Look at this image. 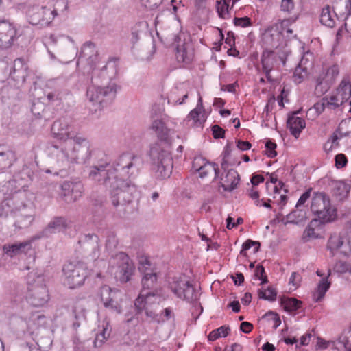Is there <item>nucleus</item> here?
<instances>
[{
    "label": "nucleus",
    "instance_id": "obj_1",
    "mask_svg": "<svg viewBox=\"0 0 351 351\" xmlns=\"http://www.w3.org/2000/svg\"><path fill=\"white\" fill-rule=\"evenodd\" d=\"M138 157L130 153L121 154L113 163V167H104L102 165H94L90 167L89 177L106 188L114 182V176L136 177L138 173Z\"/></svg>",
    "mask_w": 351,
    "mask_h": 351
},
{
    "label": "nucleus",
    "instance_id": "obj_2",
    "mask_svg": "<svg viewBox=\"0 0 351 351\" xmlns=\"http://www.w3.org/2000/svg\"><path fill=\"white\" fill-rule=\"evenodd\" d=\"M118 176H114V182L110 184V198L112 205L120 215H125L132 210L130 204L133 201L134 194L136 192V184L132 182L135 177L127 179Z\"/></svg>",
    "mask_w": 351,
    "mask_h": 351
},
{
    "label": "nucleus",
    "instance_id": "obj_3",
    "mask_svg": "<svg viewBox=\"0 0 351 351\" xmlns=\"http://www.w3.org/2000/svg\"><path fill=\"white\" fill-rule=\"evenodd\" d=\"M149 156L155 176L158 179L169 178L173 169V160L169 152L156 143L150 147Z\"/></svg>",
    "mask_w": 351,
    "mask_h": 351
},
{
    "label": "nucleus",
    "instance_id": "obj_4",
    "mask_svg": "<svg viewBox=\"0 0 351 351\" xmlns=\"http://www.w3.org/2000/svg\"><path fill=\"white\" fill-rule=\"evenodd\" d=\"M311 210L323 223L336 220L337 208L332 206L329 196L324 192H314L311 199Z\"/></svg>",
    "mask_w": 351,
    "mask_h": 351
},
{
    "label": "nucleus",
    "instance_id": "obj_5",
    "mask_svg": "<svg viewBox=\"0 0 351 351\" xmlns=\"http://www.w3.org/2000/svg\"><path fill=\"white\" fill-rule=\"evenodd\" d=\"M119 88L112 82L106 86L93 85L87 88L86 97L90 102L98 105V108L101 109L114 100Z\"/></svg>",
    "mask_w": 351,
    "mask_h": 351
},
{
    "label": "nucleus",
    "instance_id": "obj_6",
    "mask_svg": "<svg viewBox=\"0 0 351 351\" xmlns=\"http://www.w3.org/2000/svg\"><path fill=\"white\" fill-rule=\"evenodd\" d=\"M156 295V293L147 292L139 293V295L134 301L135 315L137 319H141L143 322L149 323L156 322L158 324L163 323L164 319L162 315L156 313L148 304V300L151 296Z\"/></svg>",
    "mask_w": 351,
    "mask_h": 351
},
{
    "label": "nucleus",
    "instance_id": "obj_7",
    "mask_svg": "<svg viewBox=\"0 0 351 351\" xmlns=\"http://www.w3.org/2000/svg\"><path fill=\"white\" fill-rule=\"evenodd\" d=\"M98 296L103 306L110 313L119 315L123 313V298L120 291L103 285L98 291Z\"/></svg>",
    "mask_w": 351,
    "mask_h": 351
},
{
    "label": "nucleus",
    "instance_id": "obj_8",
    "mask_svg": "<svg viewBox=\"0 0 351 351\" xmlns=\"http://www.w3.org/2000/svg\"><path fill=\"white\" fill-rule=\"evenodd\" d=\"M73 145V141H66L58 144H51L47 147L49 156L54 160L60 171L66 170L73 162L71 154L69 152Z\"/></svg>",
    "mask_w": 351,
    "mask_h": 351
},
{
    "label": "nucleus",
    "instance_id": "obj_9",
    "mask_svg": "<svg viewBox=\"0 0 351 351\" xmlns=\"http://www.w3.org/2000/svg\"><path fill=\"white\" fill-rule=\"evenodd\" d=\"M62 271L65 276L64 283L70 289H75L82 286L88 274L86 266L80 262L65 264Z\"/></svg>",
    "mask_w": 351,
    "mask_h": 351
},
{
    "label": "nucleus",
    "instance_id": "obj_10",
    "mask_svg": "<svg viewBox=\"0 0 351 351\" xmlns=\"http://www.w3.org/2000/svg\"><path fill=\"white\" fill-rule=\"evenodd\" d=\"M98 61V53L95 45L89 41L85 43L81 48L77 59V66L84 74L89 75L93 72Z\"/></svg>",
    "mask_w": 351,
    "mask_h": 351
},
{
    "label": "nucleus",
    "instance_id": "obj_11",
    "mask_svg": "<svg viewBox=\"0 0 351 351\" xmlns=\"http://www.w3.org/2000/svg\"><path fill=\"white\" fill-rule=\"evenodd\" d=\"M287 60V55L279 51L265 49L261 56L262 71L265 73L268 82H273L274 79L271 75V71L277 69L280 62L285 66Z\"/></svg>",
    "mask_w": 351,
    "mask_h": 351
},
{
    "label": "nucleus",
    "instance_id": "obj_12",
    "mask_svg": "<svg viewBox=\"0 0 351 351\" xmlns=\"http://www.w3.org/2000/svg\"><path fill=\"white\" fill-rule=\"evenodd\" d=\"M57 15V10L47 6L33 5L28 8L27 16L29 23L40 27L48 26Z\"/></svg>",
    "mask_w": 351,
    "mask_h": 351
},
{
    "label": "nucleus",
    "instance_id": "obj_13",
    "mask_svg": "<svg viewBox=\"0 0 351 351\" xmlns=\"http://www.w3.org/2000/svg\"><path fill=\"white\" fill-rule=\"evenodd\" d=\"M171 291L179 298L187 302L197 300V293L189 280L182 277H174L169 283Z\"/></svg>",
    "mask_w": 351,
    "mask_h": 351
},
{
    "label": "nucleus",
    "instance_id": "obj_14",
    "mask_svg": "<svg viewBox=\"0 0 351 351\" xmlns=\"http://www.w3.org/2000/svg\"><path fill=\"white\" fill-rule=\"evenodd\" d=\"M110 264H117L119 272V280L122 283L128 282L134 274V265L127 254L119 252L112 255L110 259Z\"/></svg>",
    "mask_w": 351,
    "mask_h": 351
},
{
    "label": "nucleus",
    "instance_id": "obj_15",
    "mask_svg": "<svg viewBox=\"0 0 351 351\" xmlns=\"http://www.w3.org/2000/svg\"><path fill=\"white\" fill-rule=\"evenodd\" d=\"M73 145L71 148L73 162L86 163L90 157V145L89 141L82 136H76L72 139Z\"/></svg>",
    "mask_w": 351,
    "mask_h": 351
},
{
    "label": "nucleus",
    "instance_id": "obj_16",
    "mask_svg": "<svg viewBox=\"0 0 351 351\" xmlns=\"http://www.w3.org/2000/svg\"><path fill=\"white\" fill-rule=\"evenodd\" d=\"M36 177H37L36 173L32 171L30 167L24 165L21 171L14 175V178L8 182V185L14 187L12 191L14 193H21L22 191L25 192L26 187Z\"/></svg>",
    "mask_w": 351,
    "mask_h": 351
},
{
    "label": "nucleus",
    "instance_id": "obj_17",
    "mask_svg": "<svg viewBox=\"0 0 351 351\" xmlns=\"http://www.w3.org/2000/svg\"><path fill=\"white\" fill-rule=\"evenodd\" d=\"M51 132L54 136L62 142L72 141L76 136L73 131L71 119L68 117H63L53 122L51 126Z\"/></svg>",
    "mask_w": 351,
    "mask_h": 351
},
{
    "label": "nucleus",
    "instance_id": "obj_18",
    "mask_svg": "<svg viewBox=\"0 0 351 351\" xmlns=\"http://www.w3.org/2000/svg\"><path fill=\"white\" fill-rule=\"evenodd\" d=\"M82 250L87 254L92 259H97L99 256V238L95 234H86L82 235L78 241Z\"/></svg>",
    "mask_w": 351,
    "mask_h": 351
},
{
    "label": "nucleus",
    "instance_id": "obj_19",
    "mask_svg": "<svg viewBox=\"0 0 351 351\" xmlns=\"http://www.w3.org/2000/svg\"><path fill=\"white\" fill-rule=\"evenodd\" d=\"M30 73L31 71L28 64L24 58H18L14 60L10 70V77L16 82V86L23 85Z\"/></svg>",
    "mask_w": 351,
    "mask_h": 351
},
{
    "label": "nucleus",
    "instance_id": "obj_20",
    "mask_svg": "<svg viewBox=\"0 0 351 351\" xmlns=\"http://www.w3.org/2000/svg\"><path fill=\"white\" fill-rule=\"evenodd\" d=\"M141 266L139 267V270L143 274V276L141 280L143 288L140 293L143 292L144 293L154 292L158 295V291L154 289L157 282L156 273L153 272L150 268L145 267V265H149V261L148 260L146 259L145 262H141Z\"/></svg>",
    "mask_w": 351,
    "mask_h": 351
},
{
    "label": "nucleus",
    "instance_id": "obj_21",
    "mask_svg": "<svg viewBox=\"0 0 351 351\" xmlns=\"http://www.w3.org/2000/svg\"><path fill=\"white\" fill-rule=\"evenodd\" d=\"M16 29L8 21L0 20V48L8 49L16 38Z\"/></svg>",
    "mask_w": 351,
    "mask_h": 351
},
{
    "label": "nucleus",
    "instance_id": "obj_22",
    "mask_svg": "<svg viewBox=\"0 0 351 351\" xmlns=\"http://www.w3.org/2000/svg\"><path fill=\"white\" fill-rule=\"evenodd\" d=\"M49 298L48 290L45 285H36L29 289L27 301L34 306H43Z\"/></svg>",
    "mask_w": 351,
    "mask_h": 351
},
{
    "label": "nucleus",
    "instance_id": "obj_23",
    "mask_svg": "<svg viewBox=\"0 0 351 351\" xmlns=\"http://www.w3.org/2000/svg\"><path fill=\"white\" fill-rule=\"evenodd\" d=\"M68 222L64 217H54L47 227L37 234L36 238H47L56 232L65 230L68 227Z\"/></svg>",
    "mask_w": 351,
    "mask_h": 351
},
{
    "label": "nucleus",
    "instance_id": "obj_24",
    "mask_svg": "<svg viewBox=\"0 0 351 351\" xmlns=\"http://www.w3.org/2000/svg\"><path fill=\"white\" fill-rule=\"evenodd\" d=\"M32 250V241L7 243L3 246V253L10 258L26 254Z\"/></svg>",
    "mask_w": 351,
    "mask_h": 351
},
{
    "label": "nucleus",
    "instance_id": "obj_25",
    "mask_svg": "<svg viewBox=\"0 0 351 351\" xmlns=\"http://www.w3.org/2000/svg\"><path fill=\"white\" fill-rule=\"evenodd\" d=\"M220 186L225 191L231 192L237 188L240 181V176L238 172L230 169L226 173H222L219 176Z\"/></svg>",
    "mask_w": 351,
    "mask_h": 351
},
{
    "label": "nucleus",
    "instance_id": "obj_26",
    "mask_svg": "<svg viewBox=\"0 0 351 351\" xmlns=\"http://www.w3.org/2000/svg\"><path fill=\"white\" fill-rule=\"evenodd\" d=\"M300 112V110H297L289 113L287 121V128L295 138L299 137L301 132L306 127L305 120L296 116Z\"/></svg>",
    "mask_w": 351,
    "mask_h": 351
},
{
    "label": "nucleus",
    "instance_id": "obj_27",
    "mask_svg": "<svg viewBox=\"0 0 351 351\" xmlns=\"http://www.w3.org/2000/svg\"><path fill=\"white\" fill-rule=\"evenodd\" d=\"M17 157L14 151L8 145H0V171L3 172L11 167L16 161Z\"/></svg>",
    "mask_w": 351,
    "mask_h": 351
},
{
    "label": "nucleus",
    "instance_id": "obj_28",
    "mask_svg": "<svg viewBox=\"0 0 351 351\" xmlns=\"http://www.w3.org/2000/svg\"><path fill=\"white\" fill-rule=\"evenodd\" d=\"M330 193L337 202H343L347 199L350 186L344 181H332Z\"/></svg>",
    "mask_w": 351,
    "mask_h": 351
},
{
    "label": "nucleus",
    "instance_id": "obj_29",
    "mask_svg": "<svg viewBox=\"0 0 351 351\" xmlns=\"http://www.w3.org/2000/svg\"><path fill=\"white\" fill-rule=\"evenodd\" d=\"M31 111L37 119L48 121L53 117V112L51 108L47 106L40 99H36L33 101Z\"/></svg>",
    "mask_w": 351,
    "mask_h": 351
},
{
    "label": "nucleus",
    "instance_id": "obj_30",
    "mask_svg": "<svg viewBox=\"0 0 351 351\" xmlns=\"http://www.w3.org/2000/svg\"><path fill=\"white\" fill-rule=\"evenodd\" d=\"M118 59L112 58L109 60L107 64L102 67L98 74L99 77L103 80H112L114 78L118 72Z\"/></svg>",
    "mask_w": 351,
    "mask_h": 351
},
{
    "label": "nucleus",
    "instance_id": "obj_31",
    "mask_svg": "<svg viewBox=\"0 0 351 351\" xmlns=\"http://www.w3.org/2000/svg\"><path fill=\"white\" fill-rule=\"evenodd\" d=\"M324 223L322 220L317 219H312L303 232L302 236L303 243H307L311 239L319 238V234L315 232V228L319 226V225Z\"/></svg>",
    "mask_w": 351,
    "mask_h": 351
},
{
    "label": "nucleus",
    "instance_id": "obj_32",
    "mask_svg": "<svg viewBox=\"0 0 351 351\" xmlns=\"http://www.w3.org/2000/svg\"><path fill=\"white\" fill-rule=\"evenodd\" d=\"M34 219V215L24 208L16 213L14 226L19 229L27 228L30 226Z\"/></svg>",
    "mask_w": 351,
    "mask_h": 351
},
{
    "label": "nucleus",
    "instance_id": "obj_33",
    "mask_svg": "<svg viewBox=\"0 0 351 351\" xmlns=\"http://www.w3.org/2000/svg\"><path fill=\"white\" fill-rule=\"evenodd\" d=\"M151 128L155 131L158 138L165 142L169 141V130L167 128L165 123L159 119L153 121Z\"/></svg>",
    "mask_w": 351,
    "mask_h": 351
},
{
    "label": "nucleus",
    "instance_id": "obj_34",
    "mask_svg": "<svg viewBox=\"0 0 351 351\" xmlns=\"http://www.w3.org/2000/svg\"><path fill=\"white\" fill-rule=\"evenodd\" d=\"M331 274L329 269L327 276L323 278L319 282L317 289L313 293V300L315 302H319L325 295L326 291L329 289L331 282L328 280V277Z\"/></svg>",
    "mask_w": 351,
    "mask_h": 351
},
{
    "label": "nucleus",
    "instance_id": "obj_35",
    "mask_svg": "<svg viewBox=\"0 0 351 351\" xmlns=\"http://www.w3.org/2000/svg\"><path fill=\"white\" fill-rule=\"evenodd\" d=\"M340 96L341 95H338L336 93L335 95L322 98L321 110H324L325 108L335 110L343 105L345 101L343 98H341Z\"/></svg>",
    "mask_w": 351,
    "mask_h": 351
},
{
    "label": "nucleus",
    "instance_id": "obj_36",
    "mask_svg": "<svg viewBox=\"0 0 351 351\" xmlns=\"http://www.w3.org/2000/svg\"><path fill=\"white\" fill-rule=\"evenodd\" d=\"M280 303L283 309L292 313L301 307L302 302L294 298L282 297Z\"/></svg>",
    "mask_w": 351,
    "mask_h": 351
},
{
    "label": "nucleus",
    "instance_id": "obj_37",
    "mask_svg": "<svg viewBox=\"0 0 351 351\" xmlns=\"http://www.w3.org/2000/svg\"><path fill=\"white\" fill-rule=\"evenodd\" d=\"M338 95L343 98L344 101H347L351 97V82L348 77H344L336 90Z\"/></svg>",
    "mask_w": 351,
    "mask_h": 351
},
{
    "label": "nucleus",
    "instance_id": "obj_38",
    "mask_svg": "<svg viewBox=\"0 0 351 351\" xmlns=\"http://www.w3.org/2000/svg\"><path fill=\"white\" fill-rule=\"evenodd\" d=\"M345 238L340 234L334 233L330 235L327 243V248L330 251L332 256H334V252L339 250L342 247Z\"/></svg>",
    "mask_w": 351,
    "mask_h": 351
},
{
    "label": "nucleus",
    "instance_id": "obj_39",
    "mask_svg": "<svg viewBox=\"0 0 351 351\" xmlns=\"http://www.w3.org/2000/svg\"><path fill=\"white\" fill-rule=\"evenodd\" d=\"M200 171H199V177L204 178L206 177L209 172L214 171L215 179H217L219 175V169L218 165L215 162H210L206 160L204 165L199 167Z\"/></svg>",
    "mask_w": 351,
    "mask_h": 351
},
{
    "label": "nucleus",
    "instance_id": "obj_40",
    "mask_svg": "<svg viewBox=\"0 0 351 351\" xmlns=\"http://www.w3.org/2000/svg\"><path fill=\"white\" fill-rule=\"evenodd\" d=\"M286 218L287 221L285 223L298 224L306 219V211L300 208H296L287 215Z\"/></svg>",
    "mask_w": 351,
    "mask_h": 351
},
{
    "label": "nucleus",
    "instance_id": "obj_41",
    "mask_svg": "<svg viewBox=\"0 0 351 351\" xmlns=\"http://www.w3.org/2000/svg\"><path fill=\"white\" fill-rule=\"evenodd\" d=\"M320 22L322 24L328 27H334L335 21L332 18L331 8L329 5H326L322 8L320 15Z\"/></svg>",
    "mask_w": 351,
    "mask_h": 351
},
{
    "label": "nucleus",
    "instance_id": "obj_42",
    "mask_svg": "<svg viewBox=\"0 0 351 351\" xmlns=\"http://www.w3.org/2000/svg\"><path fill=\"white\" fill-rule=\"evenodd\" d=\"M187 47L185 44L176 47V58L179 62L188 63L191 60V58L188 55Z\"/></svg>",
    "mask_w": 351,
    "mask_h": 351
},
{
    "label": "nucleus",
    "instance_id": "obj_43",
    "mask_svg": "<svg viewBox=\"0 0 351 351\" xmlns=\"http://www.w3.org/2000/svg\"><path fill=\"white\" fill-rule=\"evenodd\" d=\"M253 246L255 247L254 249V253H256L257 252L259 251L261 243L258 241H254L251 239H247V241H245L242 245V249L240 252V255L246 257L247 256L246 251Z\"/></svg>",
    "mask_w": 351,
    "mask_h": 351
},
{
    "label": "nucleus",
    "instance_id": "obj_44",
    "mask_svg": "<svg viewBox=\"0 0 351 351\" xmlns=\"http://www.w3.org/2000/svg\"><path fill=\"white\" fill-rule=\"evenodd\" d=\"M258 294L261 299L269 301H275L276 299L277 292L274 288L269 287L265 291L258 289Z\"/></svg>",
    "mask_w": 351,
    "mask_h": 351
},
{
    "label": "nucleus",
    "instance_id": "obj_45",
    "mask_svg": "<svg viewBox=\"0 0 351 351\" xmlns=\"http://www.w3.org/2000/svg\"><path fill=\"white\" fill-rule=\"evenodd\" d=\"M308 70L306 68H302L300 65L298 66L293 73V79L296 84H300L307 77Z\"/></svg>",
    "mask_w": 351,
    "mask_h": 351
},
{
    "label": "nucleus",
    "instance_id": "obj_46",
    "mask_svg": "<svg viewBox=\"0 0 351 351\" xmlns=\"http://www.w3.org/2000/svg\"><path fill=\"white\" fill-rule=\"evenodd\" d=\"M118 245V240L114 232H110L107 234L106 241V248L107 250H114Z\"/></svg>",
    "mask_w": 351,
    "mask_h": 351
},
{
    "label": "nucleus",
    "instance_id": "obj_47",
    "mask_svg": "<svg viewBox=\"0 0 351 351\" xmlns=\"http://www.w3.org/2000/svg\"><path fill=\"white\" fill-rule=\"evenodd\" d=\"M217 10L219 16L221 18L226 19L229 14V13H228L229 5L226 2V0H223L222 2L217 1Z\"/></svg>",
    "mask_w": 351,
    "mask_h": 351
},
{
    "label": "nucleus",
    "instance_id": "obj_48",
    "mask_svg": "<svg viewBox=\"0 0 351 351\" xmlns=\"http://www.w3.org/2000/svg\"><path fill=\"white\" fill-rule=\"evenodd\" d=\"M66 94V91L54 90L53 91L49 92L47 94V98L49 101L53 102L56 101L62 100Z\"/></svg>",
    "mask_w": 351,
    "mask_h": 351
},
{
    "label": "nucleus",
    "instance_id": "obj_49",
    "mask_svg": "<svg viewBox=\"0 0 351 351\" xmlns=\"http://www.w3.org/2000/svg\"><path fill=\"white\" fill-rule=\"evenodd\" d=\"M202 110H204L202 99L201 97H199L198 99L197 107L190 112L188 117L193 119L195 121H197L199 115Z\"/></svg>",
    "mask_w": 351,
    "mask_h": 351
},
{
    "label": "nucleus",
    "instance_id": "obj_50",
    "mask_svg": "<svg viewBox=\"0 0 351 351\" xmlns=\"http://www.w3.org/2000/svg\"><path fill=\"white\" fill-rule=\"evenodd\" d=\"M276 147L277 145L274 142H272L270 139L267 140L265 143V154L269 158H272L276 157L277 156V152L276 151Z\"/></svg>",
    "mask_w": 351,
    "mask_h": 351
},
{
    "label": "nucleus",
    "instance_id": "obj_51",
    "mask_svg": "<svg viewBox=\"0 0 351 351\" xmlns=\"http://www.w3.org/2000/svg\"><path fill=\"white\" fill-rule=\"evenodd\" d=\"M281 11L291 14L295 9V4L293 0H282L280 5Z\"/></svg>",
    "mask_w": 351,
    "mask_h": 351
},
{
    "label": "nucleus",
    "instance_id": "obj_52",
    "mask_svg": "<svg viewBox=\"0 0 351 351\" xmlns=\"http://www.w3.org/2000/svg\"><path fill=\"white\" fill-rule=\"evenodd\" d=\"M263 318H267L269 320H272L274 322V328H276L280 324H281V320L279 317V315L273 312V311H269L266 313L263 316Z\"/></svg>",
    "mask_w": 351,
    "mask_h": 351
},
{
    "label": "nucleus",
    "instance_id": "obj_53",
    "mask_svg": "<svg viewBox=\"0 0 351 351\" xmlns=\"http://www.w3.org/2000/svg\"><path fill=\"white\" fill-rule=\"evenodd\" d=\"M234 24L236 26H239L241 27H247L252 25V21H251V19L247 16L241 17V18L235 17L234 19Z\"/></svg>",
    "mask_w": 351,
    "mask_h": 351
},
{
    "label": "nucleus",
    "instance_id": "obj_54",
    "mask_svg": "<svg viewBox=\"0 0 351 351\" xmlns=\"http://www.w3.org/2000/svg\"><path fill=\"white\" fill-rule=\"evenodd\" d=\"M335 165L337 169H341L348 163V160L345 154H338L335 157Z\"/></svg>",
    "mask_w": 351,
    "mask_h": 351
},
{
    "label": "nucleus",
    "instance_id": "obj_55",
    "mask_svg": "<svg viewBox=\"0 0 351 351\" xmlns=\"http://www.w3.org/2000/svg\"><path fill=\"white\" fill-rule=\"evenodd\" d=\"M339 71L337 65L334 64L330 66L326 71V77L330 81H333L335 77L339 75Z\"/></svg>",
    "mask_w": 351,
    "mask_h": 351
},
{
    "label": "nucleus",
    "instance_id": "obj_56",
    "mask_svg": "<svg viewBox=\"0 0 351 351\" xmlns=\"http://www.w3.org/2000/svg\"><path fill=\"white\" fill-rule=\"evenodd\" d=\"M350 265L345 261H337L334 266V271L343 274L348 271Z\"/></svg>",
    "mask_w": 351,
    "mask_h": 351
},
{
    "label": "nucleus",
    "instance_id": "obj_57",
    "mask_svg": "<svg viewBox=\"0 0 351 351\" xmlns=\"http://www.w3.org/2000/svg\"><path fill=\"white\" fill-rule=\"evenodd\" d=\"M73 191H71V194L74 196V199L80 197L83 192V184L81 182H73Z\"/></svg>",
    "mask_w": 351,
    "mask_h": 351
},
{
    "label": "nucleus",
    "instance_id": "obj_58",
    "mask_svg": "<svg viewBox=\"0 0 351 351\" xmlns=\"http://www.w3.org/2000/svg\"><path fill=\"white\" fill-rule=\"evenodd\" d=\"M162 2V0H141L142 4L149 10H154Z\"/></svg>",
    "mask_w": 351,
    "mask_h": 351
},
{
    "label": "nucleus",
    "instance_id": "obj_59",
    "mask_svg": "<svg viewBox=\"0 0 351 351\" xmlns=\"http://www.w3.org/2000/svg\"><path fill=\"white\" fill-rule=\"evenodd\" d=\"M311 191L312 189L310 188L302 194L295 205V208H300L304 204L307 199H308L309 197H311Z\"/></svg>",
    "mask_w": 351,
    "mask_h": 351
},
{
    "label": "nucleus",
    "instance_id": "obj_60",
    "mask_svg": "<svg viewBox=\"0 0 351 351\" xmlns=\"http://www.w3.org/2000/svg\"><path fill=\"white\" fill-rule=\"evenodd\" d=\"M338 251L346 256H350L351 254V242L344 240L342 247H341Z\"/></svg>",
    "mask_w": 351,
    "mask_h": 351
},
{
    "label": "nucleus",
    "instance_id": "obj_61",
    "mask_svg": "<svg viewBox=\"0 0 351 351\" xmlns=\"http://www.w3.org/2000/svg\"><path fill=\"white\" fill-rule=\"evenodd\" d=\"M212 132L215 138H224L225 131L220 126L217 125L212 126Z\"/></svg>",
    "mask_w": 351,
    "mask_h": 351
},
{
    "label": "nucleus",
    "instance_id": "obj_62",
    "mask_svg": "<svg viewBox=\"0 0 351 351\" xmlns=\"http://www.w3.org/2000/svg\"><path fill=\"white\" fill-rule=\"evenodd\" d=\"M237 147L239 150L246 151L251 148L252 145L247 141H242V140H237L236 141Z\"/></svg>",
    "mask_w": 351,
    "mask_h": 351
},
{
    "label": "nucleus",
    "instance_id": "obj_63",
    "mask_svg": "<svg viewBox=\"0 0 351 351\" xmlns=\"http://www.w3.org/2000/svg\"><path fill=\"white\" fill-rule=\"evenodd\" d=\"M206 161V159L204 158H202L201 156L195 157L194 158V160L193 161V168L197 172L200 171L199 167L201 166H203L204 165V162Z\"/></svg>",
    "mask_w": 351,
    "mask_h": 351
},
{
    "label": "nucleus",
    "instance_id": "obj_64",
    "mask_svg": "<svg viewBox=\"0 0 351 351\" xmlns=\"http://www.w3.org/2000/svg\"><path fill=\"white\" fill-rule=\"evenodd\" d=\"M102 327H103L102 330L99 333L102 336H104L108 339L110 337V332L112 330L111 326L109 325V323L108 321H104Z\"/></svg>",
    "mask_w": 351,
    "mask_h": 351
}]
</instances>
